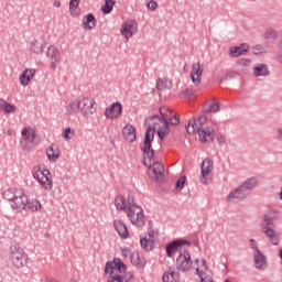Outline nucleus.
Segmentation results:
<instances>
[{
  "label": "nucleus",
  "mask_w": 282,
  "mask_h": 282,
  "mask_svg": "<svg viewBox=\"0 0 282 282\" xmlns=\"http://www.w3.org/2000/svg\"><path fill=\"white\" fill-rule=\"evenodd\" d=\"M171 108H160L161 116H152L145 119V138L141 143V150L143 151V164L150 169L149 175L152 180L161 182L164 177V165L160 162H155V151L151 148V142L158 133L160 140H164L169 135V113H172Z\"/></svg>",
  "instance_id": "1"
},
{
  "label": "nucleus",
  "mask_w": 282,
  "mask_h": 282,
  "mask_svg": "<svg viewBox=\"0 0 282 282\" xmlns=\"http://www.w3.org/2000/svg\"><path fill=\"white\" fill-rule=\"evenodd\" d=\"M2 197L7 202H10V206L13 210H31V213L41 210V203L36 199L28 200V196L22 188L6 189Z\"/></svg>",
  "instance_id": "2"
},
{
  "label": "nucleus",
  "mask_w": 282,
  "mask_h": 282,
  "mask_svg": "<svg viewBox=\"0 0 282 282\" xmlns=\"http://www.w3.org/2000/svg\"><path fill=\"white\" fill-rule=\"evenodd\" d=\"M105 274L108 282H134L133 273L127 272V264L120 259L107 262Z\"/></svg>",
  "instance_id": "3"
},
{
  "label": "nucleus",
  "mask_w": 282,
  "mask_h": 282,
  "mask_svg": "<svg viewBox=\"0 0 282 282\" xmlns=\"http://www.w3.org/2000/svg\"><path fill=\"white\" fill-rule=\"evenodd\" d=\"M9 261L14 270H21L28 263V254L21 245H12L9 249Z\"/></svg>",
  "instance_id": "4"
},
{
  "label": "nucleus",
  "mask_w": 282,
  "mask_h": 282,
  "mask_svg": "<svg viewBox=\"0 0 282 282\" xmlns=\"http://www.w3.org/2000/svg\"><path fill=\"white\" fill-rule=\"evenodd\" d=\"M185 129L189 135L198 133L200 142H213V128L200 129V126L195 118L189 119Z\"/></svg>",
  "instance_id": "5"
},
{
  "label": "nucleus",
  "mask_w": 282,
  "mask_h": 282,
  "mask_svg": "<svg viewBox=\"0 0 282 282\" xmlns=\"http://www.w3.org/2000/svg\"><path fill=\"white\" fill-rule=\"evenodd\" d=\"M115 206L117 210H128L129 213H144L140 205L135 204V196L133 194L128 195V202L122 195H117L115 198Z\"/></svg>",
  "instance_id": "6"
},
{
  "label": "nucleus",
  "mask_w": 282,
  "mask_h": 282,
  "mask_svg": "<svg viewBox=\"0 0 282 282\" xmlns=\"http://www.w3.org/2000/svg\"><path fill=\"white\" fill-rule=\"evenodd\" d=\"M20 147L23 151H31L36 142V130L32 127H25L21 131Z\"/></svg>",
  "instance_id": "7"
},
{
  "label": "nucleus",
  "mask_w": 282,
  "mask_h": 282,
  "mask_svg": "<svg viewBox=\"0 0 282 282\" xmlns=\"http://www.w3.org/2000/svg\"><path fill=\"white\" fill-rule=\"evenodd\" d=\"M33 177L45 188V191H52V180H50V171L48 170H41L39 167H34L33 171Z\"/></svg>",
  "instance_id": "8"
},
{
  "label": "nucleus",
  "mask_w": 282,
  "mask_h": 282,
  "mask_svg": "<svg viewBox=\"0 0 282 282\" xmlns=\"http://www.w3.org/2000/svg\"><path fill=\"white\" fill-rule=\"evenodd\" d=\"M196 274L200 278V282H215L213 281V276L208 275L209 268L206 259H196Z\"/></svg>",
  "instance_id": "9"
},
{
  "label": "nucleus",
  "mask_w": 282,
  "mask_h": 282,
  "mask_svg": "<svg viewBox=\"0 0 282 282\" xmlns=\"http://www.w3.org/2000/svg\"><path fill=\"white\" fill-rule=\"evenodd\" d=\"M213 160L206 159L202 162L200 165V182L203 184H210L213 182Z\"/></svg>",
  "instance_id": "10"
},
{
  "label": "nucleus",
  "mask_w": 282,
  "mask_h": 282,
  "mask_svg": "<svg viewBox=\"0 0 282 282\" xmlns=\"http://www.w3.org/2000/svg\"><path fill=\"white\" fill-rule=\"evenodd\" d=\"M95 105H96V100H94V98L91 97H86L79 100L80 113L85 118H91V115L96 113V107H94Z\"/></svg>",
  "instance_id": "11"
},
{
  "label": "nucleus",
  "mask_w": 282,
  "mask_h": 282,
  "mask_svg": "<svg viewBox=\"0 0 282 282\" xmlns=\"http://www.w3.org/2000/svg\"><path fill=\"white\" fill-rule=\"evenodd\" d=\"M193 265V261L191 260V253L187 251H181L176 258V268L181 272H188Z\"/></svg>",
  "instance_id": "12"
},
{
  "label": "nucleus",
  "mask_w": 282,
  "mask_h": 282,
  "mask_svg": "<svg viewBox=\"0 0 282 282\" xmlns=\"http://www.w3.org/2000/svg\"><path fill=\"white\" fill-rule=\"evenodd\" d=\"M247 197H249L248 194L240 185L229 192L226 197V202L227 204H239V202H243V199H247Z\"/></svg>",
  "instance_id": "13"
},
{
  "label": "nucleus",
  "mask_w": 282,
  "mask_h": 282,
  "mask_svg": "<svg viewBox=\"0 0 282 282\" xmlns=\"http://www.w3.org/2000/svg\"><path fill=\"white\" fill-rule=\"evenodd\" d=\"M252 242V249L254 250L253 257H254V265L257 270H265L268 268V257L259 250V247L254 243V240H251Z\"/></svg>",
  "instance_id": "14"
},
{
  "label": "nucleus",
  "mask_w": 282,
  "mask_h": 282,
  "mask_svg": "<svg viewBox=\"0 0 282 282\" xmlns=\"http://www.w3.org/2000/svg\"><path fill=\"white\" fill-rule=\"evenodd\" d=\"M122 116V104L120 101H116L110 105V107L106 108L105 117L108 120H118Z\"/></svg>",
  "instance_id": "15"
},
{
  "label": "nucleus",
  "mask_w": 282,
  "mask_h": 282,
  "mask_svg": "<svg viewBox=\"0 0 282 282\" xmlns=\"http://www.w3.org/2000/svg\"><path fill=\"white\" fill-rule=\"evenodd\" d=\"M138 32V24L134 20H127L121 26V34L129 41Z\"/></svg>",
  "instance_id": "16"
},
{
  "label": "nucleus",
  "mask_w": 282,
  "mask_h": 282,
  "mask_svg": "<svg viewBox=\"0 0 282 282\" xmlns=\"http://www.w3.org/2000/svg\"><path fill=\"white\" fill-rule=\"evenodd\" d=\"M46 57L51 62V69H56V66L61 61V52L58 51V47L50 45L46 51Z\"/></svg>",
  "instance_id": "17"
},
{
  "label": "nucleus",
  "mask_w": 282,
  "mask_h": 282,
  "mask_svg": "<svg viewBox=\"0 0 282 282\" xmlns=\"http://www.w3.org/2000/svg\"><path fill=\"white\" fill-rule=\"evenodd\" d=\"M202 74H204V67L199 62L192 65L191 78L194 85H199L202 83Z\"/></svg>",
  "instance_id": "18"
},
{
  "label": "nucleus",
  "mask_w": 282,
  "mask_h": 282,
  "mask_svg": "<svg viewBox=\"0 0 282 282\" xmlns=\"http://www.w3.org/2000/svg\"><path fill=\"white\" fill-rule=\"evenodd\" d=\"M240 186L245 189V192L250 197V195H252V191H254L256 187L259 186V178L256 176H251L247 178Z\"/></svg>",
  "instance_id": "19"
},
{
  "label": "nucleus",
  "mask_w": 282,
  "mask_h": 282,
  "mask_svg": "<svg viewBox=\"0 0 282 282\" xmlns=\"http://www.w3.org/2000/svg\"><path fill=\"white\" fill-rule=\"evenodd\" d=\"M35 74L36 69L34 68L24 69L20 75V85H22L23 87H28V85H30V82L34 78Z\"/></svg>",
  "instance_id": "20"
},
{
  "label": "nucleus",
  "mask_w": 282,
  "mask_h": 282,
  "mask_svg": "<svg viewBox=\"0 0 282 282\" xmlns=\"http://www.w3.org/2000/svg\"><path fill=\"white\" fill-rule=\"evenodd\" d=\"M113 228L121 239H129V229L127 228V225L122 223V220L116 219L113 221Z\"/></svg>",
  "instance_id": "21"
},
{
  "label": "nucleus",
  "mask_w": 282,
  "mask_h": 282,
  "mask_svg": "<svg viewBox=\"0 0 282 282\" xmlns=\"http://www.w3.org/2000/svg\"><path fill=\"white\" fill-rule=\"evenodd\" d=\"M128 218L131 221L132 226H138L139 228H142L145 224L144 214L142 213H130L128 214Z\"/></svg>",
  "instance_id": "22"
},
{
  "label": "nucleus",
  "mask_w": 282,
  "mask_h": 282,
  "mask_svg": "<svg viewBox=\"0 0 282 282\" xmlns=\"http://www.w3.org/2000/svg\"><path fill=\"white\" fill-rule=\"evenodd\" d=\"M250 50V45L242 44L241 46H234L229 51V56L232 58H239V56H243Z\"/></svg>",
  "instance_id": "23"
},
{
  "label": "nucleus",
  "mask_w": 282,
  "mask_h": 282,
  "mask_svg": "<svg viewBox=\"0 0 282 282\" xmlns=\"http://www.w3.org/2000/svg\"><path fill=\"white\" fill-rule=\"evenodd\" d=\"M122 134L127 142H135V127L126 124L122 129Z\"/></svg>",
  "instance_id": "24"
},
{
  "label": "nucleus",
  "mask_w": 282,
  "mask_h": 282,
  "mask_svg": "<svg viewBox=\"0 0 282 282\" xmlns=\"http://www.w3.org/2000/svg\"><path fill=\"white\" fill-rule=\"evenodd\" d=\"M253 76H256V78H260L261 76H270V67L268 66V64H258L257 66H254Z\"/></svg>",
  "instance_id": "25"
},
{
  "label": "nucleus",
  "mask_w": 282,
  "mask_h": 282,
  "mask_svg": "<svg viewBox=\"0 0 282 282\" xmlns=\"http://www.w3.org/2000/svg\"><path fill=\"white\" fill-rule=\"evenodd\" d=\"M163 282H180V273L175 269L170 268L163 274Z\"/></svg>",
  "instance_id": "26"
},
{
  "label": "nucleus",
  "mask_w": 282,
  "mask_h": 282,
  "mask_svg": "<svg viewBox=\"0 0 282 282\" xmlns=\"http://www.w3.org/2000/svg\"><path fill=\"white\" fill-rule=\"evenodd\" d=\"M130 261L132 265H135L137 268H144V265H147V260H144L138 251L131 253Z\"/></svg>",
  "instance_id": "27"
},
{
  "label": "nucleus",
  "mask_w": 282,
  "mask_h": 282,
  "mask_svg": "<svg viewBox=\"0 0 282 282\" xmlns=\"http://www.w3.org/2000/svg\"><path fill=\"white\" fill-rule=\"evenodd\" d=\"M82 25L84 30H94V28H96V17H94L91 13H88L83 18Z\"/></svg>",
  "instance_id": "28"
},
{
  "label": "nucleus",
  "mask_w": 282,
  "mask_h": 282,
  "mask_svg": "<svg viewBox=\"0 0 282 282\" xmlns=\"http://www.w3.org/2000/svg\"><path fill=\"white\" fill-rule=\"evenodd\" d=\"M66 112L68 116L80 113V99H76L66 106Z\"/></svg>",
  "instance_id": "29"
},
{
  "label": "nucleus",
  "mask_w": 282,
  "mask_h": 282,
  "mask_svg": "<svg viewBox=\"0 0 282 282\" xmlns=\"http://www.w3.org/2000/svg\"><path fill=\"white\" fill-rule=\"evenodd\" d=\"M177 250H180V252H182V242L176 240L166 247L167 257H173V254H175V252H177Z\"/></svg>",
  "instance_id": "30"
},
{
  "label": "nucleus",
  "mask_w": 282,
  "mask_h": 282,
  "mask_svg": "<svg viewBox=\"0 0 282 282\" xmlns=\"http://www.w3.org/2000/svg\"><path fill=\"white\" fill-rule=\"evenodd\" d=\"M264 232L273 246H279V234L274 229L267 228Z\"/></svg>",
  "instance_id": "31"
},
{
  "label": "nucleus",
  "mask_w": 282,
  "mask_h": 282,
  "mask_svg": "<svg viewBox=\"0 0 282 282\" xmlns=\"http://www.w3.org/2000/svg\"><path fill=\"white\" fill-rule=\"evenodd\" d=\"M140 245L145 250V252H151L155 248V241L149 238H141Z\"/></svg>",
  "instance_id": "32"
},
{
  "label": "nucleus",
  "mask_w": 282,
  "mask_h": 282,
  "mask_svg": "<svg viewBox=\"0 0 282 282\" xmlns=\"http://www.w3.org/2000/svg\"><path fill=\"white\" fill-rule=\"evenodd\" d=\"M171 87H173L171 79L163 78V79H159L156 82V88L159 89V91H164L166 89H171Z\"/></svg>",
  "instance_id": "33"
},
{
  "label": "nucleus",
  "mask_w": 282,
  "mask_h": 282,
  "mask_svg": "<svg viewBox=\"0 0 282 282\" xmlns=\"http://www.w3.org/2000/svg\"><path fill=\"white\" fill-rule=\"evenodd\" d=\"M0 108L3 109L6 113H14V111H17V107L6 101V99H0Z\"/></svg>",
  "instance_id": "34"
},
{
  "label": "nucleus",
  "mask_w": 282,
  "mask_h": 282,
  "mask_svg": "<svg viewBox=\"0 0 282 282\" xmlns=\"http://www.w3.org/2000/svg\"><path fill=\"white\" fill-rule=\"evenodd\" d=\"M264 39L274 42L276 39H279V33L273 28H268L264 31Z\"/></svg>",
  "instance_id": "35"
},
{
  "label": "nucleus",
  "mask_w": 282,
  "mask_h": 282,
  "mask_svg": "<svg viewBox=\"0 0 282 282\" xmlns=\"http://www.w3.org/2000/svg\"><path fill=\"white\" fill-rule=\"evenodd\" d=\"M30 52L32 54H43V44L39 43L36 40H33L31 42Z\"/></svg>",
  "instance_id": "36"
},
{
  "label": "nucleus",
  "mask_w": 282,
  "mask_h": 282,
  "mask_svg": "<svg viewBox=\"0 0 282 282\" xmlns=\"http://www.w3.org/2000/svg\"><path fill=\"white\" fill-rule=\"evenodd\" d=\"M46 155L50 162H56L58 160V151L54 150V145L46 149Z\"/></svg>",
  "instance_id": "37"
},
{
  "label": "nucleus",
  "mask_w": 282,
  "mask_h": 282,
  "mask_svg": "<svg viewBox=\"0 0 282 282\" xmlns=\"http://www.w3.org/2000/svg\"><path fill=\"white\" fill-rule=\"evenodd\" d=\"M113 6H116V2L113 0H105V6L104 8H101L102 14H111Z\"/></svg>",
  "instance_id": "38"
},
{
  "label": "nucleus",
  "mask_w": 282,
  "mask_h": 282,
  "mask_svg": "<svg viewBox=\"0 0 282 282\" xmlns=\"http://www.w3.org/2000/svg\"><path fill=\"white\" fill-rule=\"evenodd\" d=\"M205 113H217L219 111V101H214L209 106L203 108Z\"/></svg>",
  "instance_id": "39"
},
{
  "label": "nucleus",
  "mask_w": 282,
  "mask_h": 282,
  "mask_svg": "<svg viewBox=\"0 0 282 282\" xmlns=\"http://www.w3.org/2000/svg\"><path fill=\"white\" fill-rule=\"evenodd\" d=\"M275 219H276V214L275 213L267 214L264 216L265 226H272V221H275Z\"/></svg>",
  "instance_id": "40"
},
{
  "label": "nucleus",
  "mask_w": 282,
  "mask_h": 282,
  "mask_svg": "<svg viewBox=\"0 0 282 282\" xmlns=\"http://www.w3.org/2000/svg\"><path fill=\"white\" fill-rule=\"evenodd\" d=\"M237 65H239V67H250V65H252V59L239 58L237 59Z\"/></svg>",
  "instance_id": "41"
},
{
  "label": "nucleus",
  "mask_w": 282,
  "mask_h": 282,
  "mask_svg": "<svg viewBox=\"0 0 282 282\" xmlns=\"http://www.w3.org/2000/svg\"><path fill=\"white\" fill-rule=\"evenodd\" d=\"M167 124H172L174 127L180 124V117L175 115L171 117V115L167 113Z\"/></svg>",
  "instance_id": "42"
},
{
  "label": "nucleus",
  "mask_w": 282,
  "mask_h": 282,
  "mask_svg": "<svg viewBox=\"0 0 282 282\" xmlns=\"http://www.w3.org/2000/svg\"><path fill=\"white\" fill-rule=\"evenodd\" d=\"M253 54L259 55V54H265V47L263 45L258 44L253 47Z\"/></svg>",
  "instance_id": "43"
},
{
  "label": "nucleus",
  "mask_w": 282,
  "mask_h": 282,
  "mask_svg": "<svg viewBox=\"0 0 282 282\" xmlns=\"http://www.w3.org/2000/svg\"><path fill=\"white\" fill-rule=\"evenodd\" d=\"M184 184H186V176L178 178L175 186L178 191H182V188H184Z\"/></svg>",
  "instance_id": "44"
},
{
  "label": "nucleus",
  "mask_w": 282,
  "mask_h": 282,
  "mask_svg": "<svg viewBox=\"0 0 282 282\" xmlns=\"http://www.w3.org/2000/svg\"><path fill=\"white\" fill-rule=\"evenodd\" d=\"M193 94H195L194 91H193V89H189V88H187V89H185V90H183L181 94H180V96L182 97V98H191V96H193Z\"/></svg>",
  "instance_id": "45"
},
{
  "label": "nucleus",
  "mask_w": 282,
  "mask_h": 282,
  "mask_svg": "<svg viewBox=\"0 0 282 282\" xmlns=\"http://www.w3.org/2000/svg\"><path fill=\"white\" fill-rule=\"evenodd\" d=\"M79 3H80V0H70L69 1V10H70V12L76 11V8H78Z\"/></svg>",
  "instance_id": "46"
},
{
  "label": "nucleus",
  "mask_w": 282,
  "mask_h": 282,
  "mask_svg": "<svg viewBox=\"0 0 282 282\" xmlns=\"http://www.w3.org/2000/svg\"><path fill=\"white\" fill-rule=\"evenodd\" d=\"M72 135H74V132H72V128H66L63 133V138L65 140H72Z\"/></svg>",
  "instance_id": "47"
},
{
  "label": "nucleus",
  "mask_w": 282,
  "mask_h": 282,
  "mask_svg": "<svg viewBox=\"0 0 282 282\" xmlns=\"http://www.w3.org/2000/svg\"><path fill=\"white\" fill-rule=\"evenodd\" d=\"M197 124H199L200 129H205L204 124H206V116H200L196 119Z\"/></svg>",
  "instance_id": "48"
},
{
  "label": "nucleus",
  "mask_w": 282,
  "mask_h": 282,
  "mask_svg": "<svg viewBox=\"0 0 282 282\" xmlns=\"http://www.w3.org/2000/svg\"><path fill=\"white\" fill-rule=\"evenodd\" d=\"M121 252H122V257H126V258L130 257V259H131V254H133V251H131L129 248L121 249Z\"/></svg>",
  "instance_id": "49"
},
{
  "label": "nucleus",
  "mask_w": 282,
  "mask_h": 282,
  "mask_svg": "<svg viewBox=\"0 0 282 282\" xmlns=\"http://www.w3.org/2000/svg\"><path fill=\"white\" fill-rule=\"evenodd\" d=\"M148 9L149 10H156L158 9V2L153 1V0L148 2Z\"/></svg>",
  "instance_id": "50"
},
{
  "label": "nucleus",
  "mask_w": 282,
  "mask_h": 282,
  "mask_svg": "<svg viewBox=\"0 0 282 282\" xmlns=\"http://www.w3.org/2000/svg\"><path fill=\"white\" fill-rule=\"evenodd\" d=\"M276 140L282 144V127L276 129Z\"/></svg>",
  "instance_id": "51"
},
{
  "label": "nucleus",
  "mask_w": 282,
  "mask_h": 282,
  "mask_svg": "<svg viewBox=\"0 0 282 282\" xmlns=\"http://www.w3.org/2000/svg\"><path fill=\"white\" fill-rule=\"evenodd\" d=\"M149 237L150 238H148V239H155V237H158V230H150Z\"/></svg>",
  "instance_id": "52"
},
{
  "label": "nucleus",
  "mask_w": 282,
  "mask_h": 282,
  "mask_svg": "<svg viewBox=\"0 0 282 282\" xmlns=\"http://www.w3.org/2000/svg\"><path fill=\"white\" fill-rule=\"evenodd\" d=\"M278 197H279V199H281V202H282V187H281V191H280L279 194H278Z\"/></svg>",
  "instance_id": "53"
},
{
  "label": "nucleus",
  "mask_w": 282,
  "mask_h": 282,
  "mask_svg": "<svg viewBox=\"0 0 282 282\" xmlns=\"http://www.w3.org/2000/svg\"><path fill=\"white\" fill-rule=\"evenodd\" d=\"M54 6H55L56 8H61V2L55 1V2H54Z\"/></svg>",
  "instance_id": "54"
},
{
  "label": "nucleus",
  "mask_w": 282,
  "mask_h": 282,
  "mask_svg": "<svg viewBox=\"0 0 282 282\" xmlns=\"http://www.w3.org/2000/svg\"><path fill=\"white\" fill-rule=\"evenodd\" d=\"M279 257H280V259H281V264H282V248H281L280 251H279Z\"/></svg>",
  "instance_id": "55"
},
{
  "label": "nucleus",
  "mask_w": 282,
  "mask_h": 282,
  "mask_svg": "<svg viewBox=\"0 0 282 282\" xmlns=\"http://www.w3.org/2000/svg\"><path fill=\"white\" fill-rule=\"evenodd\" d=\"M8 133H9L10 135H12L13 131H12V130H9Z\"/></svg>",
  "instance_id": "56"
},
{
  "label": "nucleus",
  "mask_w": 282,
  "mask_h": 282,
  "mask_svg": "<svg viewBox=\"0 0 282 282\" xmlns=\"http://www.w3.org/2000/svg\"><path fill=\"white\" fill-rule=\"evenodd\" d=\"M70 282H78V281L73 279V280H70Z\"/></svg>",
  "instance_id": "57"
}]
</instances>
